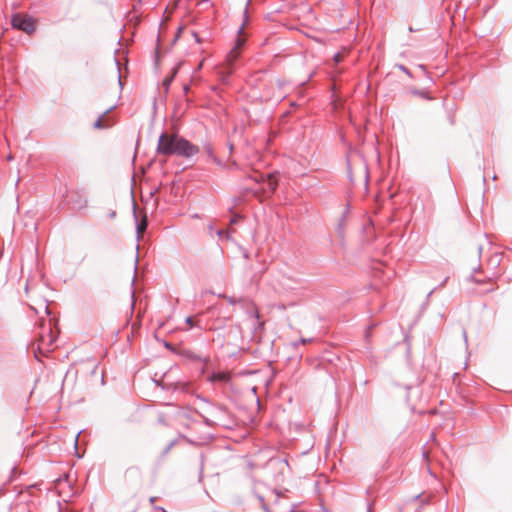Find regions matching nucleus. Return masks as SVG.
I'll use <instances>...</instances> for the list:
<instances>
[{"mask_svg":"<svg viewBox=\"0 0 512 512\" xmlns=\"http://www.w3.org/2000/svg\"><path fill=\"white\" fill-rule=\"evenodd\" d=\"M38 335L33 343V351L38 358L39 355L47 356L55 348L54 344L59 335L56 320L49 315L42 318L38 323Z\"/></svg>","mask_w":512,"mask_h":512,"instance_id":"1","label":"nucleus"},{"mask_svg":"<svg viewBox=\"0 0 512 512\" xmlns=\"http://www.w3.org/2000/svg\"><path fill=\"white\" fill-rule=\"evenodd\" d=\"M242 32L243 27L240 28L236 44L227 54L225 63L217 67V73L222 78V80H225L229 75L232 74L234 69L233 63L239 58L241 54V48L246 41V38L241 36Z\"/></svg>","mask_w":512,"mask_h":512,"instance_id":"2","label":"nucleus"},{"mask_svg":"<svg viewBox=\"0 0 512 512\" xmlns=\"http://www.w3.org/2000/svg\"><path fill=\"white\" fill-rule=\"evenodd\" d=\"M11 25L13 28L23 31L28 35L33 34L36 30V22L27 15H13L11 19Z\"/></svg>","mask_w":512,"mask_h":512,"instance_id":"3","label":"nucleus"},{"mask_svg":"<svg viewBox=\"0 0 512 512\" xmlns=\"http://www.w3.org/2000/svg\"><path fill=\"white\" fill-rule=\"evenodd\" d=\"M175 155L183 156V157H191L196 155L199 152V148L190 143L188 140L177 135V140L175 143Z\"/></svg>","mask_w":512,"mask_h":512,"instance_id":"4","label":"nucleus"},{"mask_svg":"<svg viewBox=\"0 0 512 512\" xmlns=\"http://www.w3.org/2000/svg\"><path fill=\"white\" fill-rule=\"evenodd\" d=\"M177 135L162 134L159 138L157 152L162 155H173Z\"/></svg>","mask_w":512,"mask_h":512,"instance_id":"5","label":"nucleus"},{"mask_svg":"<svg viewBox=\"0 0 512 512\" xmlns=\"http://www.w3.org/2000/svg\"><path fill=\"white\" fill-rule=\"evenodd\" d=\"M429 277L435 283V286L433 288V290H435V289L442 288L445 286V284L449 278V275L446 271H444L442 269H435V270L429 271Z\"/></svg>","mask_w":512,"mask_h":512,"instance_id":"6","label":"nucleus"},{"mask_svg":"<svg viewBox=\"0 0 512 512\" xmlns=\"http://www.w3.org/2000/svg\"><path fill=\"white\" fill-rule=\"evenodd\" d=\"M241 337V328L238 325H233L229 328L228 334L225 336L227 344H236L238 338Z\"/></svg>","mask_w":512,"mask_h":512,"instance_id":"7","label":"nucleus"},{"mask_svg":"<svg viewBox=\"0 0 512 512\" xmlns=\"http://www.w3.org/2000/svg\"><path fill=\"white\" fill-rule=\"evenodd\" d=\"M72 196L74 197V199L72 200L73 207L77 209H84L87 207L88 201L86 197L82 193H80V191H73Z\"/></svg>","mask_w":512,"mask_h":512,"instance_id":"8","label":"nucleus"},{"mask_svg":"<svg viewBox=\"0 0 512 512\" xmlns=\"http://www.w3.org/2000/svg\"><path fill=\"white\" fill-rule=\"evenodd\" d=\"M230 378V374L227 372H219L215 373L211 376L212 381H220V382H226Z\"/></svg>","mask_w":512,"mask_h":512,"instance_id":"9","label":"nucleus"},{"mask_svg":"<svg viewBox=\"0 0 512 512\" xmlns=\"http://www.w3.org/2000/svg\"><path fill=\"white\" fill-rule=\"evenodd\" d=\"M267 185L269 189V193H273L278 185L277 179H275L272 175H267Z\"/></svg>","mask_w":512,"mask_h":512,"instance_id":"10","label":"nucleus"},{"mask_svg":"<svg viewBox=\"0 0 512 512\" xmlns=\"http://www.w3.org/2000/svg\"><path fill=\"white\" fill-rule=\"evenodd\" d=\"M147 228V218L146 216L143 217V219L140 221V223L137 226V233L138 235H142L144 231Z\"/></svg>","mask_w":512,"mask_h":512,"instance_id":"11","label":"nucleus"},{"mask_svg":"<svg viewBox=\"0 0 512 512\" xmlns=\"http://www.w3.org/2000/svg\"><path fill=\"white\" fill-rule=\"evenodd\" d=\"M344 56H345L344 53H341V52L337 53L334 56L335 63L338 64L339 62H341L343 60Z\"/></svg>","mask_w":512,"mask_h":512,"instance_id":"12","label":"nucleus"},{"mask_svg":"<svg viewBox=\"0 0 512 512\" xmlns=\"http://www.w3.org/2000/svg\"><path fill=\"white\" fill-rule=\"evenodd\" d=\"M171 81H172V77H171V78H166V79H164V81H163V85H164V86H169V84L171 83Z\"/></svg>","mask_w":512,"mask_h":512,"instance_id":"13","label":"nucleus"},{"mask_svg":"<svg viewBox=\"0 0 512 512\" xmlns=\"http://www.w3.org/2000/svg\"><path fill=\"white\" fill-rule=\"evenodd\" d=\"M186 322H187V324H189L190 327L193 326V318L192 317H187Z\"/></svg>","mask_w":512,"mask_h":512,"instance_id":"14","label":"nucleus"},{"mask_svg":"<svg viewBox=\"0 0 512 512\" xmlns=\"http://www.w3.org/2000/svg\"><path fill=\"white\" fill-rule=\"evenodd\" d=\"M205 149H206V151H207L208 155H212V149H211L210 145H207V146L205 147Z\"/></svg>","mask_w":512,"mask_h":512,"instance_id":"15","label":"nucleus"},{"mask_svg":"<svg viewBox=\"0 0 512 512\" xmlns=\"http://www.w3.org/2000/svg\"><path fill=\"white\" fill-rule=\"evenodd\" d=\"M95 127H97V128H101V127H102L101 120H97V121L95 122Z\"/></svg>","mask_w":512,"mask_h":512,"instance_id":"16","label":"nucleus"},{"mask_svg":"<svg viewBox=\"0 0 512 512\" xmlns=\"http://www.w3.org/2000/svg\"><path fill=\"white\" fill-rule=\"evenodd\" d=\"M194 36H195V38H196V41H197V42H200V39L198 38V36H197V34H196V33H194Z\"/></svg>","mask_w":512,"mask_h":512,"instance_id":"17","label":"nucleus"},{"mask_svg":"<svg viewBox=\"0 0 512 512\" xmlns=\"http://www.w3.org/2000/svg\"><path fill=\"white\" fill-rule=\"evenodd\" d=\"M202 65H203V61H201V62L199 63L198 69H200V68L202 67Z\"/></svg>","mask_w":512,"mask_h":512,"instance_id":"18","label":"nucleus"}]
</instances>
